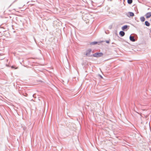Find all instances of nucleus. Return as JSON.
<instances>
[{
	"mask_svg": "<svg viewBox=\"0 0 151 151\" xmlns=\"http://www.w3.org/2000/svg\"><path fill=\"white\" fill-rule=\"evenodd\" d=\"M103 54L102 52H96L93 55V56L96 57H99L102 56Z\"/></svg>",
	"mask_w": 151,
	"mask_h": 151,
	"instance_id": "1",
	"label": "nucleus"
},
{
	"mask_svg": "<svg viewBox=\"0 0 151 151\" xmlns=\"http://www.w3.org/2000/svg\"><path fill=\"white\" fill-rule=\"evenodd\" d=\"M145 16L147 18H150L151 16V12L147 13L146 14Z\"/></svg>",
	"mask_w": 151,
	"mask_h": 151,
	"instance_id": "2",
	"label": "nucleus"
},
{
	"mask_svg": "<svg viewBox=\"0 0 151 151\" xmlns=\"http://www.w3.org/2000/svg\"><path fill=\"white\" fill-rule=\"evenodd\" d=\"M130 40L132 42H134L135 40L134 36H130L129 37Z\"/></svg>",
	"mask_w": 151,
	"mask_h": 151,
	"instance_id": "3",
	"label": "nucleus"
},
{
	"mask_svg": "<svg viewBox=\"0 0 151 151\" xmlns=\"http://www.w3.org/2000/svg\"><path fill=\"white\" fill-rule=\"evenodd\" d=\"M119 35H121V36L122 37L123 36L125 35V33L122 31H120L119 32Z\"/></svg>",
	"mask_w": 151,
	"mask_h": 151,
	"instance_id": "4",
	"label": "nucleus"
},
{
	"mask_svg": "<svg viewBox=\"0 0 151 151\" xmlns=\"http://www.w3.org/2000/svg\"><path fill=\"white\" fill-rule=\"evenodd\" d=\"M91 52V49H89L87 51L86 53V55H89L90 53Z\"/></svg>",
	"mask_w": 151,
	"mask_h": 151,
	"instance_id": "5",
	"label": "nucleus"
},
{
	"mask_svg": "<svg viewBox=\"0 0 151 151\" xmlns=\"http://www.w3.org/2000/svg\"><path fill=\"white\" fill-rule=\"evenodd\" d=\"M129 17H133L134 16V13L132 12H129Z\"/></svg>",
	"mask_w": 151,
	"mask_h": 151,
	"instance_id": "6",
	"label": "nucleus"
},
{
	"mask_svg": "<svg viewBox=\"0 0 151 151\" xmlns=\"http://www.w3.org/2000/svg\"><path fill=\"white\" fill-rule=\"evenodd\" d=\"M128 27L127 25H124L122 27V30H124L125 29L127 28Z\"/></svg>",
	"mask_w": 151,
	"mask_h": 151,
	"instance_id": "7",
	"label": "nucleus"
},
{
	"mask_svg": "<svg viewBox=\"0 0 151 151\" xmlns=\"http://www.w3.org/2000/svg\"><path fill=\"white\" fill-rule=\"evenodd\" d=\"M140 19L141 21L142 22H143L145 20V19L144 17H141Z\"/></svg>",
	"mask_w": 151,
	"mask_h": 151,
	"instance_id": "8",
	"label": "nucleus"
},
{
	"mask_svg": "<svg viewBox=\"0 0 151 151\" xmlns=\"http://www.w3.org/2000/svg\"><path fill=\"white\" fill-rule=\"evenodd\" d=\"M145 25L147 26H150V24L149 23L147 22V21H145Z\"/></svg>",
	"mask_w": 151,
	"mask_h": 151,
	"instance_id": "9",
	"label": "nucleus"
},
{
	"mask_svg": "<svg viewBox=\"0 0 151 151\" xmlns=\"http://www.w3.org/2000/svg\"><path fill=\"white\" fill-rule=\"evenodd\" d=\"M132 0H127L128 3L129 4H131L132 3Z\"/></svg>",
	"mask_w": 151,
	"mask_h": 151,
	"instance_id": "10",
	"label": "nucleus"
},
{
	"mask_svg": "<svg viewBox=\"0 0 151 151\" xmlns=\"http://www.w3.org/2000/svg\"><path fill=\"white\" fill-rule=\"evenodd\" d=\"M11 68L12 69L14 68L15 69H17L18 68V67H16L14 66H11Z\"/></svg>",
	"mask_w": 151,
	"mask_h": 151,
	"instance_id": "11",
	"label": "nucleus"
},
{
	"mask_svg": "<svg viewBox=\"0 0 151 151\" xmlns=\"http://www.w3.org/2000/svg\"><path fill=\"white\" fill-rule=\"evenodd\" d=\"M97 43V42H91V44L92 45H95Z\"/></svg>",
	"mask_w": 151,
	"mask_h": 151,
	"instance_id": "12",
	"label": "nucleus"
},
{
	"mask_svg": "<svg viewBox=\"0 0 151 151\" xmlns=\"http://www.w3.org/2000/svg\"><path fill=\"white\" fill-rule=\"evenodd\" d=\"M106 42L107 43H109L110 42V41L109 40H107V41H106Z\"/></svg>",
	"mask_w": 151,
	"mask_h": 151,
	"instance_id": "13",
	"label": "nucleus"
},
{
	"mask_svg": "<svg viewBox=\"0 0 151 151\" xmlns=\"http://www.w3.org/2000/svg\"><path fill=\"white\" fill-rule=\"evenodd\" d=\"M150 21H151V19H150Z\"/></svg>",
	"mask_w": 151,
	"mask_h": 151,
	"instance_id": "14",
	"label": "nucleus"
}]
</instances>
